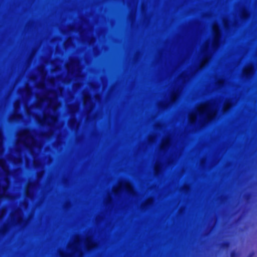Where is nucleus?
<instances>
[{
  "mask_svg": "<svg viewBox=\"0 0 257 257\" xmlns=\"http://www.w3.org/2000/svg\"><path fill=\"white\" fill-rule=\"evenodd\" d=\"M96 245L92 235L87 234L84 238L80 235H75L70 245L71 257H83L84 251H89Z\"/></svg>",
  "mask_w": 257,
  "mask_h": 257,
  "instance_id": "nucleus-1",
  "label": "nucleus"
},
{
  "mask_svg": "<svg viewBox=\"0 0 257 257\" xmlns=\"http://www.w3.org/2000/svg\"><path fill=\"white\" fill-rule=\"evenodd\" d=\"M82 66L80 60L77 57H72L69 59V66L68 67L65 64V70H67L68 74L74 80L81 78Z\"/></svg>",
  "mask_w": 257,
  "mask_h": 257,
  "instance_id": "nucleus-2",
  "label": "nucleus"
},
{
  "mask_svg": "<svg viewBox=\"0 0 257 257\" xmlns=\"http://www.w3.org/2000/svg\"><path fill=\"white\" fill-rule=\"evenodd\" d=\"M72 30L79 34L81 42L87 43L89 45H92L95 43V38L92 36H87V29H84L81 25H78L73 26Z\"/></svg>",
  "mask_w": 257,
  "mask_h": 257,
  "instance_id": "nucleus-3",
  "label": "nucleus"
},
{
  "mask_svg": "<svg viewBox=\"0 0 257 257\" xmlns=\"http://www.w3.org/2000/svg\"><path fill=\"white\" fill-rule=\"evenodd\" d=\"M220 42L218 40H213L210 48L209 49L208 44L206 42L201 48V53L203 56L206 59H210L212 56L213 53L216 52L219 48Z\"/></svg>",
  "mask_w": 257,
  "mask_h": 257,
  "instance_id": "nucleus-4",
  "label": "nucleus"
},
{
  "mask_svg": "<svg viewBox=\"0 0 257 257\" xmlns=\"http://www.w3.org/2000/svg\"><path fill=\"white\" fill-rule=\"evenodd\" d=\"M119 189L125 192L131 197H136L138 193L131 183L126 179H121L119 181Z\"/></svg>",
  "mask_w": 257,
  "mask_h": 257,
  "instance_id": "nucleus-5",
  "label": "nucleus"
},
{
  "mask_svg": "<svg viewBox=\"0 0 257 257\" xmlns=\"http://www.w3.org/2000/svg\"><path fill=\"white\" fill-rule=\"evenodd\" d=\"M194 114L198 115L199 120L198 121V125L200 128H202L210 123L212 118L209 117L206 112L200 113L198 109H195L193 111Z\"/></svg>",
  "mask_w": 257,
  "mask_h": 257,
  "instance_id": "nucleus-6",
  "label": "nucleus"
},
{
  "mask_svg": "<svg viewBox=\"0 0 257 257\" xmlns=\"http://www.w3.org/2000/svg\"><path fill=\"white\" fill-rule=\"evenodd\" d=\"M202 67L200 65L196 66L190 73L187 74L186 72H182L179 76L178 79L183 84H186L190 79Z\"/></svg>",
  "mask_w": 257,
  "mask_h": 257,
  "instance_id": "nucleus-7",
  "label": "nucleus"
},
{
  "mask_svg": "<svg viewBox=\"0 0 257 257\" xmlns=\"http://www.w3.org/2000/svg\"><path fill=\"white\" fill-rule=\"evenodd\" d=\"M83 106L86 115V120L90 119V114L94 107V103L91 100V98L85 100L83 102Z\"/></svg>",
  "mask_w": 257,
  "mask_h": 257,
  "instance_id": "nucleus-8",
  "label": "nucleus"
},
{
  "mask_svg": "<svg viewBox=\"0 0 257 257\" xmlns=\"http://www.w3.org/2000/svg\"><path fill=\"white\" fill-rule=\"evenodd\" d=\"M215 99H211L205 103L207 106V111L212 115H215L217 111L218 105Z\"/></svg>",
  "mask_w": 257,
  "mask_h": 257,
  "instance_id": "nucleus-9",
  "label": "nucleus"
},
{
  "mask_svg": "<svg viewBox=\"0 0 257 257\" xmlns=\"http://www.w3.org/2000/svg\"><path fill=\"white\" fill-rule=\"evenodd\" d=\"M69 127L75 132H77L80 127V122L77 121L76 117H71L68 122Z\"/></svg>",
  "mask_w": 257,
  "mask_h": 257,
  "instance_id": "nucleus-10",
  "label": "nucleus"
},
{
  "mask_svg": "<svg viewBox=\"0 0 257 257\" xmlns=\"http://www.w3.org/2000/svg\"><path fill=\"white\" fill-rule=\"evenodd\" d=\"M174 102V99L173 98L170 97L168 100L159 102L158 103L157 106L159 109L161 110H165L167 109L169 106L173 104Z\"/></svg>",
  "mask_w": 257,
  "mask_h": 257,
  "instance_id": "nucleus-11",
  "label": "nucleus"
},
{
  "mask_svg": "<svg viewBox=\"0 0 257 257\" xmlns=\"http://www.w3.org/2000/svg\"><path fill=\"white\" fill-rule=\"evenodd\" d=\"M239 16L242 21H245L250 16L249 12L245 7H241L239 10Z\"/></svg>",
  "mask_w": 257,
  "mask_h": 257,
  "instance_id": "nucleus-12",
  "label": "nucleus"
},
{
  "mask_svg": "<svg viewBox=\"0 0 257 257\" xmlns=\"http://www.w3.org/2000/svg\"><path fill=\"white\" fill-rule=\"evenodd\" d=\"M79 104L78 103H72L67 106L71 117H75L76 113L79 110Z\"/></svg>",
  "mask_w": 257,
  "mask_h": 257,
  "instance_id": "nucleus-13",
  "label": "nucleus"
},
{
  "mask_svg": "<svg viewBox=\"0 0 257 257\" xmlns=\"http://www.w3.org/2000/svg\"><path fill=\"white\" fill-rule=\"evenodd\" d=\"M163 170V164L159 161H157L155 164L154 174L156 177L162 174Z\"/></svg>",
  "mask_w": 257,
  "mask_h": 257,
  "instance_id": "nucleus-14",
  "label": "nucleus"
},
{
  "mask_svg": "<svg viewBox=\"0 0 257 257\" xmlns=\"http://www.w3.org/2000/svg\"><path fill=\"white\" fill-rule=\"evenodd\" d=\"M153 198H149L140 205V209L142 210H146L149 208L154 203Z\"/></svg>",
  "mask_w": 257,
  "mask_h": 257,
  "instance_id": "nucleus-15",
  "label": "nucleus"
},
{
  "mask_svg": "<svg viewBox=\"0 0 257 257\" xmlns=\"http://www.w3.org/2000/svg\"><path fill=\"white\" fill-rule=\"evenodd\" d=\"M163 145L160 147V151H165L171 144L170 137L169 136H167L164 139H163Z\"/></svg>",
  "mask_w": 257,
  "mask_h": 257,
  "instance_id": "nucleus-16",
  "label": "nucleus"
},
{
  "mask_svg": "<svg viewBox=\"0 0 257 257\" xmlns=\"http://www.w3.org/2000/svg\"><path fill=\"white\" fill-rule=\"evenodd\" d=\"M136 9H131L127 16L128 20L130 23L133 24L136 21Z\"/></svg>",
  "mask_w": 257,
  "mask_h": 257,
  "instance_id": "nucleus-17",
  "label": "nucleus"
},
{
  "mask_svg": "<svg viewBox=\"0 0 257 257\" xmlns=\"http://www.w3.org/2000/svg\"><path fill=\"white\" fill-rule=\"evenodd\" d=\"M182 90V87L181 86H178L174 88L173 91L172 92L171 96L170 97L173 98L174 99V101H175L174 96H178L180 94Z\"/></svg>",
  "mask_w": 257,
  "mask_h": 257,
  "instance_id": "nucleus-18",
  "label": "nucleus"
},
{
  "mask_svg": "<svg viewBox=\"0 0 257 257\" xmlns=\"http://www.w3.org/2000/svg\"><path fill=\"white\" fill-rule=\"evenodd\" d=\"M79 79L80 78H78L77 80H74L72 78L73 80L74 81L72 85V89L74 92L78 91L82 86V84L80 82L78 81Z\"/></svg>",
  "mask_w": 257,
  "mask_h": 257,
  "instance_id": "nucleus-19",
  "label": "nucleus"
},
{
  "mask_svg": "<svg viewBox=\"0 0 257 257\" xmlns=\"http://www.w3.org/2000/svg\"><path fill=\"white\" fill-rule=\"evenodd\" d=\"M213 40H218L219 42H220V38L221 36V32L220 30L217 29L216 30L213 29Z\"/></svg>",
  "mask_w": 257,
  "mask_h": 257,
  "instance_id": "nucleus-20",
  "label": "nucleus"
},
{
  "mask_svg": "<svg viewBox=\"0 0 257 257\" xmlns=\"http://www.w3.org/2000/svg\"><path fill=\"white\" fill-rule=\"evenodd\" d=\"M241 76L245 80H249L252 77L246 69H243Z\"/></svg>",
  "mask_w": 257,
  "mask_h": 257,
  "instance_id": "nucleus-21",
  "label": "nucleus"
},
{
  "mask_svg": "<svg viewBox=\"0 0 257 257\" xmlns=\"http://www.w3.org/2000/svg\"><path fill=\"white\" fill-rule=\"evenodd\" d=\"M180 191L185 194H187L191 191L190 186L188 184H184L180 188Z\"/></svg>",
  "mask_w": 257,
  "mask_h": 257,
  "instance_id": "nucleus-22",
  "label": "nucleus"
},
{
  "mask_svg": "<svg viewBox=\"0 0 257 257\" xmlns=\"http://www.w3.org/2000/svg\"><path fill=\"white\" fill-rule=\"evenodd\" d=\"M245 68L250 75L253 76L255 72V69L253 65L251 63L248 64L246 66Z\"/></svg>",
  "mask_w": 257,
  "mask_h": 257,
  "instance_id": "nucleus-23",
  "label": "nucleus"
},
{
  "mask_svg": "<svg viewBox=\"0 0 257 257\" xmlns=\"http://www.w3.org/2000/svg\"><path fill=\"white\" fill-rule=\"evenodd\" d=\"M113 201L111 197L109 196L104 199V204L105 206L110 207L112 204Z\"/></svg>",
  "mask_w": 257,
  "mask_h": 257,
  "instance_id": "nucleus-24",
  "label": "nucleus"
},
{
  "mask_svg": "<svg viewBox=\"0 0 257 257\" xmlns=\"http://www.w3.org/2000/svg\"><path fill=\"white\" fill-rule=\"evenodd\" d=\"M79 19L80 20L81 24H77V25H80L82 26V25H87L88 24V21L86 18L82 16V17H80L79 18ZM75 26H76V25H75ZM73 26H74V25H73L71 27V30H72V27ZM82 27H83V26H82Z\"/></svg>",
  "mask_w": 257,
  "mask_h": 257,
  "instance_id": "nucleus-25",
  "label": "nucleus"
},
{
  "mask_svg": "<svg viewBox=\"0 0 257 257\" xmlns=\"http://www.w3.org/2000/svg\"><path fill=\"white\" fill-rule=\"evenodd\" d=\"M225 80L222 78L219 79L216 81L215 84L218 88H221L224 85Z\"/></svg>",
  "mask_w": 257,
  "mask_h": 257,
  "instance_id": "nucleus-26",
  "label": "nucleus"
},
{
  "mask_svg": "<svg viewBox=\"0 0 257 257\" xmlns=\"http://www.w3.org/2000/svg\"><path fill=\"white\" fill-rule=\"evenodd\" d=\"M222 24L224 27V28L225 30L229 29L230 26L229 25V21L226 18H224L222 20Z\"/></svg>",
  "mask_w": 257,
  "mask_h": 257,
  "instance_id": "nucleus-27",
  "label": "nucleus"
},
{
  "mask_svg": "<svg viewBox=\"0 0 257 257\" xmlns=\"http://www.w3.org/2000/svg\"><path fill=\"white\" fill-rule=\"evenodd\" d=\"M156 135L155 134L149 135L148 137V142L149 144H152L156 142Z\"/></svg>",
  "mask_w": 257,
  "mask_h": 257,
  "instance_id": "nucleus-28",
  "label": "nucleus"
},
{
  "mask_svg": "<svg viewBox=\"0 0 257 257\" xmlns=\"http://www.w3.org/2000/svg\"><path fill=\"white\" fill-rule=\"evenodd\" d=\"M199 165L200 167L204 168L206 165V160L205 158L200 159L199 161Z\"/></svg>",
  "mask_w": 257,
  "mask_h": 257,
  "instance_id": "nucleus-29",
  "label": "nucleus"
},
{
  "mask_svg": "<svg viewBox=\"0 0 257 257\" xmlns=\"http://www.w3.org/2000/svg\"><path fill=\"white\" fill-rule=\"evenodd\" d=\"M104 217L102 215H97L95 217V221L96 223H99L104 220Z\"/></svg>",
  "mask_w": 257,
  "mask_h": 257,
  "instance_id": "nucleus-30",
  "label": "nucleus"
},
{
  "mask_svg": "<svg viewBox=\"0 0 257 257\" xmlns=\"http://www.w3.org/2000/svg\"><path fill=\"white\" fill-rule=\"evenodd\" d=\"M154 128L157 130H161L164 126V125L161 123L157 122L154 124Z\"/></svg>",
  "mask_w": 257,
  "mask_h": 257,
  "instance_id": "nucleus-31",
  "label": "nucleus"
},
{
  "mask_svg": "<svg viewBox=\"0 0 257 257\" xmlns=\"http://www.w3.org/2000/svg\"><path fill=\"white\" fill-rule=\"evenodd\" d=\"M221 248L223 249H227L229 247V243L228 242H223L220 244Z\"/></svg>",
  "mask_w": 257,
  "mask_h": 257,
  "instance_id": "nucleus-32",
  "label": "nucleus"
},
{
  "mask_svg": "<svg viewBox=\"0 0 257 257\" xmlns=\"http://www.w3.org/2000/svg\"><path fill=\"white\" fill-rule=\"evenodd\" d=\"M140 57V53L139 52H137L135 53L134 57H133V60L134 61H137Z\"/></svg>",
  "mask_w": 257,
  "mask_h": 257,
  "instance_id": "nucleus-33",
  "label": "nucleus"
},
{
  "mask_svg": "<svg viewBox=\"0 0 257 257\" xmlns=\"http://www.w3.org/2000/svg\"><path fill=\"white\" fill-rule=\"evenodd\" d=\"M141 9L142 13L146 12L147 9L146 5L142 4L141 5Z\"/></svg>",
  "mask_w": 257,
  "mask_h": 257,
  "instance_id": "nucleus-34",
  "label": "nucleus"
},
{
  "mask_svg": "<svg viewBox=\"0 0 257 257\" xmlns=\"http://www.w3.org/2000/svg\"><path fill=\"white\" fill-rule=\"evenodd\" d=\"M83 140V137L82 136H77L75 139V141L77 143H80Z\"/></svg>",
  "mask_w": 257,
  "mask_h": 257,
  "instance_id": "nucleus-35",
  "label": "nucleus"
},
{
  "mask_svg": "<svg viewBox=\"0 0 257 257\" xmlns=\"http://www.w3.org/2000/svg\"><path fill=\"white\" fill-rule=\"evenodd\" d=\"M95 100L97 102H100L101 100V97L100 94H96L94 95Z\"/></svg>",
  "mask_w": 257,
  "mask_h": 257,
  "instance_id": "nucleus-36",
  "label": "nucleus"
},
{
  "mask_svg": "<svg viewBox=\"0 0 257 257\" xmlns=\"http://www.w3.org/2000/svg\"><path fill=\"white\" fill-rule=\"evenodd\" d=\"M239 253L236 252L235 251H232L230 253V257H238Z\"/></svg>",
  "mask_w": 257,
  "mask_h": 257,
  "instance_id": "nucleus-37",
  "label": "nucleus"
},
{
  "mask_svg": "<svg viewBox=\"0 0 257 257\" xmlns=\"http://www.w3.org/2000/svg\"><path fill=\"white\" fill-rule=\"evenodd\" d=\"M185 208L184 207H180L178 211V214H182L184 213Z\"/></svg>",
  "mask_w": 257,
  "mask_h": 257,
  "instance_id": "nucleus-38",
  "label": "nucleus"
},
{
  "mask_svg": "<svg viewBox=\"0 0 257 257\" xmlns=\"http://www.w3.org/2000/svg\"><path fill=\"white\" fill-rule=\"evenodd\" d=\"M210 16L211 14L210 13H204L202 15V17L205 18H208Z\"/></svg>",
  "mask_w": 257,
  "mask_h": 257,
  "instance_id": "nucleus-39",
  "label": "nucleus"
},
{
  "mask_svg": "<svg viewBox=\"0 0 257 257\" xmlns=\"http://www.w3.org/2000/svg\"><path fill=\"white\" fill-rule=\"evenodd\" d=\"M89 86L92 89H95V88H96L97 87V85L95 84V83H90L89 84Z\"/></svg>",
  "mask_w": 257,
  "mask_h": 257,
  "instance_id": "nucleus-40",
  "label": "nucleus"
},
{
  "mask_svg": "<svg viewBox=\"0 0 257 257\" xmlns=\"http://www.w3.org/2000/svg\"><path fill=\"white\" fill-rule=\"evenodd\" d=\"M0 165H1V166L2 167V168L3 169V170H4V171H5V172L6 174H9V173H10V172H9V171H7V170H5V169H4V163H3V164H0Z\"/></svg>",
  "mask_w": 257,
  "mask_h": 257,
  "instance_id": "nucleus-41",
  "label": "nucleus"
},
{
  "mask_svg": "<svg viewBox=\"0 0 257 257\" xmlns=\"http://www.w3.org/2000/svg\"><path fill=\"white\" fill-rule=\"evenodd\" d=\"M199 25H200V23H199V22H195V23H194V26L195 27H196V28H197V27H198Z\"/></svg>",
  "mask_w": 257,
  "mask_h": 257,
  "instance_id": "nucleus-42",
  "label": "nucleus"
},
{
  "mask_svg": "<svg viewBox=\"0 0 257 257\" xmlns=\"http://www.w3.org/2000/svg\"><path fill=\"white\" fill-rule=\"evenodd\" d=\"M225 103L227 104H231V100L229 99H227L225 100Z\"/></svg>",
  "mask_w": 257,
  "mask_h": 257,
  "instance_id": "nucleus-43",
  "label": "nucleus"
},
{
  "mask_svg": "<svg viewBox=\"0 0 257 257\" xmlns=\"http://www.w3.org/2000/svg\"><path fill=\"white\" fill-rule=\"evenodd\" d=\"M113 193H114V195L115 196H118V191H116L114 190V188H113Z\"/></svg>",
  "mask_w": 257,
  "mask_h": 257,
  "instance_id": "nucleus-44",
  "label": "nucleus"
},
{
  "mask_svg": "<svg viewBox=\"0 0 257 257\" xmlns=\"http://www.w3.org/2000/svg\"><path fill=\"white\" fill-rule=\"evenodd\" d=\"M254 255V253L253 252H250L247 257H253Z\"/></svg>",
  "mask_w": 257,
  "mask_h": 257,
  "instance_id": "nucleus-45",
  "label": "nucleus"
},
{
  "mask_svg": "<svg viewBox=\"0 0 257 257\" xmlns=\"http://www.w3.org/2000/svg\"><path fill=\"white\" fill-rule=\"evenodd\" d=\"M237 23L236 22H233L232 23V24L231 25V26L233 27H237Z\"/></svg>",
  "mask_w": 257,
  "mask_h": 257,
  "instance_id": "nucleus-46",
  "label": "nucleus"
},
{
  "mask_svg": "<svg viewBox=\"0 0 257 257\" xmlns=\"http://www.w3.org/2000/svg\"><path fill=\"white\" fill-rule=\"evenodd\" d=\"M65 50H66L68 46V40L65 39Z\"/></svg>",
  "mask_w": 257,
  "mask_h": 257,
  "instance_id": "nucleus-47",
  "label": "nucleus"
},
{
  "mask_svg": "<svg viewBox=\"0 0 257 257\" xmlns=\"http://www.w3.org/2000/svg\"><path fill=\"white\" fill-rule=\"evenodd\" d=\"M172 160H171V159H168L167 160V164H172Z\"/></svg>",
  "mask_w": 257,
  "mask_h": 257,
  "instance_id": "nucleus-48",
  "label": "nucleus"
},
{
  "mask_svg": "<svg viewBox=\"0 0 257 257\" xmlns=\"http://www.w3.org/2000/svg\"><path fill=\"white\" fill-rule=\"evenodd\" d=\"M220 200L223 201H224V200H225L226 199V197H225V196H221L220 198Z\"/></svg>",
  "mask_w": 257,
  "mask_h": 257,
  "instance_id": "nucleus-49",
  "label": "nucleus"
},
{
  "mask_svg": "<svg viewBox=\"0 0 257 257\" xmlns=\"http://www.w3.org/2000/svg\"><path fill=\"white\" fill-rule=\"evenodd\" d=\"M65 211L66 210V209L68 207V202L67 201H66V200H65Z\"/></svg>",
  "mask_w": 257,
  "mask_h": 257,
  "instance_id": "nucleus-50",
  "label": "nucleus"
},
{
  "mask_svg": "<svg viewBox=\"0 0 257 257\" xmlns=\"http://www.w3.org/2000/svg\"><path fill=\"white\" fill-rule=\"evenodd\" d=\"M65 84H66L68 81V77L67 76L65 75Z\"/></svg>",
  "mask_w": 257,
  "mask_h": 257,
  "instance_id": "nucleus-51",
  "label": "nucleus"
},
{
  "mask_svg": "<svg viewBox=\"0 0 257 257\" xmlns=\"http://www.w3.org/2000/svg\"><path fill=\"white\" fill-rule=\"evenodd\" d=\"M7 228H6V227H5V228L3 229L2 231H3V232H4H4H5L7 231Z\"/></svg>",
  "mask_w": 257,
  "mask_h": 257,
  "instance_id": "nucleus-52",
  "label": "nucleus"
},
{
  "mask_svg": "<svg viewBox=\"0 0 257 257\" xmlns=\"http://www.w3.org/2000/svg\"><path fill=\"white\" fill-rule=\"evenodd\" d=\"M189 122H190V125H193V121L190 120Z\"/></svg>",
  "mask_w": 257,
  "mask_h": 257,
  "instance_id": "nucleus-53",
  "label": "nucleus"
},
{
  "mask_svg": "<svg viewBox=\"0 0 257 257\" xmlns=\"http://www.w3.org/2000/svg\"><path fill=\"white\" fill-rule=\"evenodd\" d=\"M86 93H87V92H84V91L83 92V95H84V96H85V95H86Z\"/></svg>",
  "mask_w": 257,
  "mask_h": 257,
  "instance_id": "nucleus-54",
  "label": "nucleus"
},
{
  "mask_svg": "<svg viewBox=\"0 0 257 257\" xmlns=\"http://www.w3.org/2000/svg\"><path fill=\"white\" fill-rule=\"evenodd\" d=\"M65 186H66V183H67V179H66V178L65 177Z\"/></svg>",
  "mask_w": 257,
  "mask_h": 257,
  "instance_id": "nucleus-55",
  "label": "nucleus"
},
{
  "mask_svg": "<svg viewBox=\"0 0 257 257\" xmlns=\"http://www.w3.org/2000/svg\"><path fill=\"white\" fill-rule=\"evenodd\" d=\"M112 88V87H111L110 88V89H109V92L111 91V90Z\"/></svg>",
  "mask_w": 257,
  "mask_h": 257,
  "instance_id": "nucleus-56",
  "label": "nucleus"
},
{
  "mask_svg": "<svg viewBox=\"0 0 257 257\" xmlns=\"http://www.w3.org/2000/svg\"><path fill=\"white\" fill-rule=\"evenodd\" d=\"M65 257H68V255L67 254V253L65 252Z\"/></svg>",
  "mask_w": 257,
  "mask_h": 257,
  "instance_id": "nucleus-57",
  "label": "nucleus"
},
{
  "mask_svg": "<svg viewBox=\"0 0 257 257\" xmlns=\"http://www.w3.org/2000/svg\"><path fill=\"white\" fill-rule=\"evenodd\" d=\"M86 94H87V95H88V96H89L88 98H89V97L90 98V96H89V94H88V93L87 92Z\"/></svg>",
  "mask_w": 257,
  "mask_h": 257,
  "instance_id": "nucleus-58",
  "label": "nucleus"
},
{
  "mask_svg": "<svg viewBox=\"0 0 257 257\" xmlns=\"http://www.w3.org/2000/svg\"><path fill=\"white\" fill-rule=\"evenodd\" d=\"M19 222H21L22 221H21V220L20 219H19Z\"/></svg>",
  "mask_w": 257,
  "mask_h": 257,
  "instance_id": "nucleus-59",
  "label": "nucleus"
},
{
  "mask_svg": "<svg viewBox=\"0 0 257 257\" xmlns=\"http://www.w3.org/2000/svg\"><path fill=\"white\" fill-rule=\"evenodd\" d=\"M95 50H96V49H95V48H94V49H93L94 51H95Z\"/></svg>",
  "mask_w": 257,
  "mask_h": 257,
  "instance_id": "nucleus-60",
  "label": "nucleus"
},
{
  "mask_svg": "<svg viewBox=\"0 0 257 257\" xmlns=\"http://www.w3.org/2000/svg\"><path fill=\"white\" fill-rule=\"evenodd\" d=\"M65 136H66V131H65Z\"/></svg>",
  "mask_w": 257,
  "mask_h": 257,
  "instance_id": "nucleus-61",
  "label": "nucleus"
},
{
  "mask_svg": "<svg viewBox=\"0 0 257 257\" xmlns=\"http://www.w3.org/2000/svg\"><path fill=\"white\" fill-rule=\"evenodd\" d=\"M65 34L66 33V30H65Z\"/></svg>",
  "mask_w": 257,
  "mask_h": 257,
  "instance_id": "nucleus-62",
  "label": "nucleus"
}]
</instances>
